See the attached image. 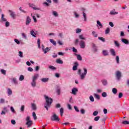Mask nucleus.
Returning <instances> with one entry per match:
<instances>
[{"label": "nucleus", "mask_w": 129, "mask_h": 129, "mask_svg": "<svg viewBox=\"0 0 129 129\" xmlns=\"http://www.w3.org/2000/svg\"><path fill=\"white\" fill-rule=\"evenodd\" d=\"M5 27H6L7 28H9V27H10V22L7 21H5Z\"/></svg>", "instance_id": "obj_47"}, {"label": "nucleus", "mask_w": 129, "mask_h": 129, "mask_svg": "<svg viewBox=\"0 0 129 129\" xmlns=\"http://www.w3.org/2000/svg\"><path fill=\"white\" fill-rule=\"evenodd\" d=\"M52 15L54 16L55 18H57L58 17L59 14H58V12H57L55 11H52Z\"/></svg>", "instance_id": "obj_23"}, {"label": "nucleus", "mask_w": 129, "mask_h": 129, "mask_svg": "<svg viewBox=\"0 0 129 129\" xmlns=\"http://www.w3.org/2000/svg\"><path fill=\"white\" fill-rule=\"evenodd\" d=\"M21 36H22L23 39H24L25 40H27V39L28 38L27 37V34H26L25 33H22L21 34Z\"/></svg>", "instance_id": "obj_28"}, {"label": "nucleus", "mask_w": 129, "mask_h": 129, "mask_svg": "<svg viewBox=\"0 0 129 129\" xmlns=\"http://www.w3.org/2000/svg\"><path fill=\"white\" fill-rule=\"evenodd\" d=\"M102 54L103 55V56H108L109 55L108 50H103L102 51Z\"/></svg>", "instance_id": "obj_22"}, {"label": "nucleus", "mask_w": 129, "mask_h": 129, "mask_svg": "<svg viewBox=\"0 0 129 129\" xmlns=\"http://www.w3.org/2000/svg\"><path fill=\"white\" fill-rule=\"evenodd\" d=\"M89 98L90 101H91L92 102H93L94 101V98L92 95L90 96Z\"/></svg>", "instance_id": "obj_50"}, {"label": "nucleus", "mask_w": 129, "mask_h": 129, "mask_svg": "<svg viewBox=\"0 0 129 129\" xmlns=\"http://www.w3.org/2000/svg\"><path fill=\"white\" fill-rule=\"evenodd\" d=\"M26 125H27V127H31V126L33 125V121H27Z\"/></svg>", "instance_id": "obj_21"}, {"label": "nucleus", "mask_w": 129, "mask_h": 129, "mask_svg": "<svg viewBox=\"0 0 129 129\" xmlns=\"http://www.w3.org/2000/svg\"><path fill=\"white\" fill-rule=\"evenodd\" d=\"M30 33L31 36H32L33 37H34V38H37V31H36V30L32 29L30 31Z\"/></svg>", "instance_id": "obj_8"}, {"label": "nucleus", "mask_w": 129, "mask_h": 129, "mask_svg": "<svg viewBox=\"0 0 129 129\" xmlns=\"http://www.w3.org/2000/svg\"><path fill=\"white\" fill-rule=\"evenodd\" d=\"M97 114H98V111H95L93 113V115H94V116H96V115H97Z\"/></svg>", "instance_id": "obj_59"}, {"label": "nucleus", "mask_w": 129, "mask_h": 129, "mask_svg": "<svg viewBox=\"0 0 129 129\" xmlns=\"http://www.w3.org/2000/svg\"><path fill=\"white\" fill-rule=\"evenodd\" d=\"M114 44L116 47H119V46H120L119 43L117 41H114Z\"/></svg>", "instance_id": "obj_56"}, {"label": "nucleus", "mask_w": 129, "mask_h": 129, "mask_svg": "<svg viewBox=\"0 0 129 129\" xmlns=\"http://www.w3.org/2000/svg\"><path fill=\"white\" fill-rule=\"evenodd\" d=\"M77 92H78V89H77V88H73L72 89V94H73V95H76Z\"/></svg>", "instance_id": "obj_12"}, {"label": "nucleus", "mask_w": 129, "mask_h": 129, "mask_svg": "<svg viewBox=\"0 0 129 129\" xmlns=\"http://www.w3.org/2000/svg\"><path fill=\"white\" fill-rule=\"evenodd\" d=\"M31 18H30V17L28 16L26 19V26H29L30 24L31 23Z\"/></svg>", "instance_id": "obj_18"}, {"label": "nucleus", "mask_w": 129, "mask_h": 129, "mask_svg": "<svg viewBox=\"0 0 129 129\" xmlns=\"http://www.w3.org/2000/svg\"><path fill=\"white\" fill-rule=\"evenodd\" d=\"M7 93L8 96H11V95H13V90L12 89L9 88L7 89Z\"/></svg>", "instance_id": "obj_13"}, {"label": "nucleus", "mask_w": 129, "mask_h": 129, "mask_svg": "<svg viewBox=\"0 0 129 129\" xmlns=\"http://www.w3.org/2000/svg\"><path fill=\"white\" fill-rule=\"evenodd\" d=\"M49 69H50L51 70H56L57 69L56 67L53 66H49Z\"/></svg>", "instance_id": "obj_45"}, {"label": "nucleus", "mask_w": 129, "mask_h": 129, "mask_svg": "<svg viewBox=\"0 0 129 129\" xmlns=\"http://www.w3.org/2000/svg\"><path fill=\"white\" fill-rule=\"evenodd\" d=\"M109 26H110V27H111L112 28H113V27H114V25L113 24V23H112V22H109Z\"/></svg>", "instance_id": "obj_60"}, {"label": "nucleus", "mask_w": 129, "mask_h": 129, "mask_svg": "<svg viewBox=\"0 0 129 129\" xmlns=\"http://www.w3.org/2000/svg\"><path fill=\"white\" fill-rule=\"evenodd\" d=\"M32 116L34 120H36V119H37V115H36V113H35V112H33Z\"/></svg>", "instance_id": "obj_44"}, {"label": "nucleus", "mask_w": 129, "mask_h": 129, "mask_svg": "<svg viewBox=\"0 0 129 129\" xmlns=\"http://www.w3.org/2000/svg\"><path fill=\"white\" fill-rule=\"evenodd\" d=\"M115 60L117 64H118L119 63V56H118V55H116L115 57Z\"/></svg>", "instance_id": "obj_43"}, {"label": "nucleus", "mask_w": 129, "mask_h": 129, "mask_svg": "<svg viewBox=\"0 0 129 129\" xmlns=\"http://www.w3.org/2000/svg\"><path fill=\"white\" fill-rule=\"evenodd\" d=\"M51 120L52 121H59L60 118H59V117L55 113H53V115L51 117Z\"/></svg>", "instance_id": "obj_6"}, {"label": "nucleus", "mask_w": 129, "mask_h": 129, "mask_svg": "<svg viewBox=\"0 0 129 129\" xmlns=\"http://www.w3.org/2000/svg\"><path fill=\"white\" fill-rule=\"evenodd\" d=\"M83 69L84 71L83 73H81V70L80 69H79L78 72V74L80 76V78L81 80H84V79H85V77L87 75V69L84 67Z\"/></svg>", "instance_id": "obj_2"}, {"label": "nucleus", "mask_w": 129, "mask_h": 129, "mask_svg": "<svg viewBox=\"0 0 129 129\" xmlns=\"http://www.w3.org/2000/svg\"><path fill=\"white\" fill-rule=\"evenodd\" d=\"M109 32H110V28L109 27L107 28V29L105 30V34L106 35H107V34L109 33Z\"/></svg>", "instance_id": "obj_36"}, {"label": "nucleus", "mask_w": 129, "mask_h": 129, "mask_svg": "<svg viewBox=\"0 0 129 129\" xmlns=\"http://www.w3.org/2000/svg\"><path fill=\"white\" fill-rule=\"evenodd\" d=\"M56 62L58 64H62L63 63V61L60 59H58L56 60Z\"/></svg>", "instance_id": "obj_51"}, {"label": "nucleus", "mask_w": 129, "mask_h": 129, "mask_svg": "<svg viewBox=\"0 0 129 129\" xmlns=\"http://www.w3.org/2000/svg\"><path fill=\"white\" fill-rule=\"evenodd\" d=\"M110 53L111 56H113V57H115V56H116V52H115V50L113 48H111L110 49Z\"/></svg>", "instance_id": "obj_10"}, {"label": "nucleus", "mask_w": 129, "mask_h": 129, "mask_svg": "<svg viewBox=\"0 0 129 129\" xmlns=\"http://www.w3.org/2000/svg\"><path fill=\"white\" fill-rule=\"evenodd\" d=\"M1 73L2 74H4V75H6V71L5 70H1Z\"/></svg>", "instance_id": "obj_64"}, {"label": "nucleus", "mask_w": 129, "mask_h": 129, "mask_svg": "<svg viewBox=\"0 0 129 129\" xmlns=\"http://www.w3.org/2000/svg\"><path fill=\"white\" fill-rule=\"evenodd\" d=\"M112 92H113V94H116L117 93V89L115 88H113L112 90Z\"/></svg>", "instance_id": "obj_39"}, {"label": "nucleus", "mask_w": 129, "mask_h": 129, "mask_svg": "<svg viewBox=\"0 0 129 129\" xmlns=\"http://www.w3.org/2000/svg\"><path fill=\"white\" fill-rule=\"evenodd\" d=\"M28 5L30 8H32V9H33L35 10H40V9L35 7H36V5H35V4H34L29 3Z\"/></svg>", "instance_id": "obj_19"}, {"label": "nucleus", "mask_w": 129, "mask_h": 129, "mask_svg": "<svg viewBox=\"0 0 129 129\" xmlns=\"http://www.w3.org/2000/svg\"><path fill=\"white\" fill-rule=\"evenodd\" d=\"M3 111H5V112H8V107H4L3 108Z\"/></svg>", "instance_id": "obj_61"}, {"label": "nucleus", "mask_w": 129, "mask_h": 129, "mask_svg": "<svg viewBox=\"0 0 129 129\" xmlns=\"http://www.w3.org/2000/svg\"><path fill=\"white\" fill-rule=\"evenodd\" d=\"M75 56H77V58L78 60L79 61H82V57H81V55L80 54H77L76 53H75Z\"/></svg>", "instance_id": "obj_24"}, {"label": "nucleus", "mask_w": 129, "mask_h": 129, "mask_svg": "<svg viewBox=\"0 0 129 129\" xmlns=\"http://www.w3.org/2000/svg\"><path fill=\"white\" fill-rule=\"evenodd\" d=\"M44 98L46 100V104H45L44 107L46 108V110H49L48 107L51 106V104L53 103V99L52 98L49 97L48 96L45 95Z\"/></svg>", "instance_id": "obj_1"}, {"label": "nucleus", "mask_w": 129, "mask_h": 129, "mask_svg": "<svg viewBox=\"0 0 129 129\" xmlns=\"http://www.w3.org/2000/svg\"><path fill=\"white\" fill-rule=\"evenodd\" d=\"M6 103V100L4 98H1L0 99V104H4V103Z\"/></svg>", "instance_id": "obj_40"}, {"label": "nucleus", "mask_w": 129, "mask_h": 129, "mask_svg": "<svg viewBox=\"0 0 129 129\" xmlns=\"http://www.w3.org/2000/svg\"><path fill=\"white\" fill-rule=\"evenodd\" d=\"M123 124H129V121L127 120H124L122 122Z\"/></svg>", "instance_id": "obj_55"}, {"label": "nucleus", "mask_w": 129, "mask_h": 129, "mask_svg": "<svg viewBox=\"0 0 129 129\" xmlns=\"http://www.w3.org/2000/svg\"><path fill=\"white\" fill-rule=\"evenodd\" d=\"M98 39L102 41V42H105V39H104V38L103 37H99Z\"/></svg>", "instance_id": "obj_58"}, {"label": "nucleus", "mask_w": 129, "mask_h": 129, "mask_svg": "<svg viewBox=\"0 0 129 129\" xmlns=\"http://www.w3.org/2000/svg\"><path fill=\"white\" fill-rule=\"evenodd\" d=\"M92 35L93 36V37H94V38H97L98 35L97 34V33H96V32L95 31H93L92 32Z\"/></svg>", "instance_id": "obj_34"}, {"label": "nucleus", "mask_w": 129, "mask_h": 129, "mask_svg": "<svg viewBox=\"0 0 129 129\" xmlns=\"http://www.w3.org/2000/svg\"><path fill=\"white\" fill-rule=\"evenodd\" d=\"M49 41L50 43H51V44H53L54 45V46H56V45H57V43H56V41H55L54 40L50 39Z\"/></svg>", "instance_id": "obj_37"}, {"label": "nucleus", "mask_w": 129, "mask_h": 129, "mask_svg": "<svg viewBox=\"0 0 129 129\" xmlns=\"http://www.w3.org/2000/svg\"><path fill=\"white\" fill-rule=\"evenodd\" d=\"M68 108L70 109V110H72V107H71V105H70V104H68Z\"/></svg>", "instance_id": "obj_63"}, {"label": "nucleus", "mask_w": 129, "mask_h": 129, "mask_svg": "<svg viewBox=\"0 0 129 129\" xmlns=\"http://www.w3.org/2000/svg\"><path fill=\"white\" fill-rule=\"evenodd\" d=\"M97 24L101 28H102L103 27V26H102V24H101V23H100V21H99V20L97 21Z\"/></svg>", "instance_id": "obj_31"}, {"label": "nucleus", "mask_w": 129, "mask_h": 129, "mask_svg": "<svg viewBox=\"0 0 129 129\" xmlns=\"http://www.w3.org/2000/svg\"><path fill=\"white\" fill-rule=\"evenodd\" d=\"M74 15L76 19H78V18H79V17H80V15L78 13H77V12H74Z\"/></svg>", "instance_id": "obj_29"}, {"label": "nucleus", "mask_w": 129, "mask_h": 129, "mask_svg": "<svg viewBox=\"0 0 129 129\" xmlns=\"http://www.w3.org/2000/svg\"><path fill=\"white\" fill-rule=\"evenodd\" d=\"M7 18H6V17H5V15L2 14L1 22L2 23H5V22H7Z\"/></svg>", "instance_id": "obj_16"}, {"label": "nucleus", "mask_w": 129, "mask_h": 129, "mask_svg": "<svg viewBox=\"0 0 129 129\" xmlns=\"http://www.w3.org/2000/svg\"><path fill=\"white\" fill-rule=\"evenodd\" d=\"M31 107L33 110H36V109H37V105H36L35 103L31 104Z\"/></svg>", "instance_id": "obj_25"}, {"label": "nucleus", "mask_w": 129, "mask_h": 129, "mask_svg": "<svg viewBox=\"0 0 129 129\" xmlns=\"http://www.w3.org/2000/svg\"><path fill=\"white\" fill-rule=\"evenodd\" d=\"M94 96L95 98H96V99H98V100H99L100 99V96H99V95L95 93L94 94Z\"/></svg>", "instance_id": "obj_32"}, {"label": "nucleus", "mask_w": 129, "mask_h": 129, "mask_svg": "<svg viewBox=\"0 0 129 129\" xmlns=\"http://www.w3.org/2000/svg\"><path fill=\"white\" fill-rule=\"evenodd\" d=\"M12 83H13L15 85H18V80H17V78H13L11 79Z\"/></svg>", "instance_id": "obj_9"}, {"label": "nucleus", "mask_w": 129, "mask_h": 129, "mask_svg": "<svg viewBox=\"0 0 129 129\" xmlns=\"http://www.w3.org/2000/svg\"><path fill=\"white\" fill-rule=\"evenodd\" d=\"M118 12H115V9L111 10V11H110V13H109V15H110L111 16H113L114 15H118Z\"/></svg>", "instance_id": "obj_17"}, {"label": "nucleus", "mask_w": 129, "mask_h": 129, "mask_svg": "<svg viewBox=\"0 0 129 129\" xmlns=\"http://www.w3.org/2000/svg\"><path fill=\"white\" fill-rule=\"evenodd\" d=\"M91 47L92 51L93 52V53H97V52H98V48L96 44H94V43H92Z\"/></svg>", "instance_id": "obj_5"}, {"label": "nucleus", "mask_w": 129, "mask_h": 129, "mask_svg": "<svg viewBox=\"0 0 129 129\" xmlns=\"http://www.w3.org/2000/svg\"><path fill=\"white\" fill-rule=\"evenodd\" d=\"M100 118V117L99 116H96L94 118L95 121H98L99 120V119Z\"/></svg>", "instance_id": "obj_54"}, {"label": "nucleus", "mask_w": 129, "mask_h": 129, "mask_svg": "<svg viewBox=\"0 0 129 129\" xmlns=\"http://www.w3.org/2000/svg\"><path fill=\"white\" fill-rule=\"evenodd\" d=\"M39 78V74H35L34 76H32V81L31 82L32 87H35L37 86V80Z\"/></svg>", "instance_id": "obj_3"}, {"label": "nucleus", "mask_w": 129, "mask_h": 129, "mask_svg": "<svg viewBox=\"0 0 129 129\" xmlns=\"http://www.w3.org/2000/svg\"><path fill=\"white\" fill-rule=\"evenodd\" d=\"M75 65L73 67V71H76L77 70V67H78V62H75Z\"/></svg>", "instance_id": "obj_20"}, {"label": "nucleus", "mask_w": 129, "mask_h": 129, "mask_svg": "<svg viewBox=\"0 0 129 129\" xmlns=\"http://www.w3.org/2000/svg\"><path fill=\"white\" fill-rule=\"evenodd\" d=\"M115 76L116 80L119 81V80H120V79L121 78V72L119 71L115 72Z\"/></svg>", "instance_id": "obj_4"}, {"label": "nucleus", "mask_w": 129, "mask_h": 129, "mask_svg": "<svg viewBox=\"0 0 129 129\" xmlns=\"http://www.w3.org/2000/svg\"><path fill=\"white\" fill-rule=\"evenodd\" d=\"M14 42H15L17 45H20V44H21V41L19 40V39L17 38L14 39Z\"/></svg>", "instance_id": "obj_41"}, {"label": "nucleus", "mask_w": 129, "mask_h": 129, "mask_svg": "<svg viewBox=\"0 0 129 129\" xmlns=\"http://www.w3.org/2000/svg\"><path fill=\"white\" fill-rule=\"evenodd\" d=\"M25 79V77L24 75H22L19 77V81H23Z\"/></svg>", "instance_id": "obj_42"}, {"label": "nucleus", "mask_w": 129, "mask_h": 129, "mask_svg": "<svg viewBox=\"0 0 129 129\" xmlns=\"http://www.w3.org/2000/svg\"><path fill=\"white\" fill-rule=\"evenodd\" d=\"M19 56L20 57V58H23L24 57V55H23V52L20 51H19Z\"/></svg>", "instance_id": "obj_48"}, {"label": "nucleus", "mask_w": 129, "mask_h": 129, "mask_svg": "<svg viewBox=\"0 0 129 129\" xmlns=\"http://www.w3.org/2000/svg\"><path fill=\"white\" fill-rule=\"evenodd\" d=\"M41 81H42V82H44V83H46V82H48V81H49V78H42L41 79Z\"/></svg>", "instance_id": "obj_27"}, {"label": "nucleus", "mask_w": 129, "mask_h": 129, "mask_svg": "<svg viewBox=\"0 0 129 129\" xmlns=\"http://www.w3.org/2000/svg\"><path fill=\"white\" fill-rule=\"evenodd\" d=\"M81 31H82L81 29H80L79 28H77L76 30V34H79V33H81Z\"/></svg>", "instance_id": "obj_52"}, {"label": "nucleus", "mask_w": 129, "mask_h": 129, "mask_svg": "<svg viewBox=\"0 0 129 129\" xmlns=\"http://www.w3.org/2000/svg\"><path fill=\"white\" fill-rule=\"evenodd\" d=\"M79 39H80L81 40H86V38H85V37H84V36H83V34L80 35L79 36Z\"/></svg>", "instance_id": "obj_38"}, {"label": "nucleus", "mask_w": 129, "mask_h": 129, "mask_svg": "<svg viewBox=\"0 0 129 129\" xmlns=\"http://www.w3.org/2000/svg\"><path fill=\"white\" fill-rule=\"evenodd\" d=\"M27 70L29 71V72H33V71H34V69L31 67L28 68Z\"/></svg>", "instance_id": "obj_57"}, {"label": "nucleus", "mask_w": 129, "mask_h": 129, "mask_svg": "<svg viewBox=\"0 0 129 129\" xmlns=\"http://www.w3.org/2000/svg\"><path fill=\"white\" fill-rule=\"evenodd\" d=\"M102 97H106L107 96V93L105 92H103L102 93Z\"/></svg>", "instance_id": "obj_49"}, {"label": "nucleus", "mask_w": 129, "mask_h": 129, "mask_svg": "<svg viewBox=\"0 0 129 129\" xmlns=\"http://www.w3.org/2000/svg\"><path fill=\"white\" fill-rule=\"evenodd\" d=\"M20 110H21V111L23 112V111L25 110V105H23L21 106Z\"/></svg>", "instance_id": "obj_53"}, {"label": "nucleus", "mask_w": 129, "mask_h": 129, "mask_svg": "<svg viewBox=\"0 0 129 129\" xmlns=\"http://www.w3.org/2000/svg\"><path fill=\"white\" fill-rule=\"evenodd\" d=\"M49 51H50V47H46L45 49H43L44 54H47V52H49Z\"/></svg>", "instance_id": "obj_35"}, {"label": "nucleus", "mask_w": 129, "mask_h": 129, "mask_svg": "<svg viewBox=\"0 0 129 129\" xmlns=\"http://www.w3.org/2000/svg\"><path fill=\"white\" fill-rule=\"evenodd\" d=\"M9 13L10 14V16L13 18V19H16V13L15 12L12 10H9Z\"/></svg>", "instance_id": "obj_15"}, {"label": "nucleus", "mask_w": 129, "mask_h": 129, "mask_svg": "<svg viewBox=\"0 0 129 129\" xmlns=\"http://www.w3.org/2000/svg\"><path fill=\"white\" fill-rule=\"evenodd\" d=\"M56 92L57 95H60V94H61V88H60V86H56Z\"/></svg>", "instance_id": "obj_11"}, {"label": "nucleus", "mask_w": 129, "mask_h": 129, "mask_svg": "<svg viewBox=\"0 0 129 129\" xmlns=\"http://www.w3.org/2000/svg\"><path fill=\"white\" fill-rule=\"evenodd\" d=\"M83 16L84 18V22H87V15L85 13H83Z\"/></svg>", "instance_id": "obj_26"}, {"label": "nucleus", "mask_w": 129, "mask_h": 129, "mask_svg": "<svg viewBox=\"0 0 129 129\" xmlns=\"http://www.w3.org/2000/svg\"><path fill=\"white\" fill-rule=\"evenodd\" d=\"M121 41L122 43H123V44H125V45H129L128 40L125 38H122L121 39Z\"/></svg>", "instance_id": "obj_14"}, {"label": "nucleus", "mask_w": 129, "mask_h": 129, "mask_svg": "<svg viewBox=\"0 0 129 129\" xmlns=\"http://www.w3.org/2000/svg\"><path fill=\"white\" fill-rule=\"evenodd\" d=\"M102 84L104 86H106L107 85V80H102Z\"/></svg>", "instance_id": "obj_30"}, {"label": "nucleus", "mask_w": 129, "mask_h": 129, "mask_svg": "<svg viewBox=\"0 0 129 129\" xmlns=\"http://www.w3.org/2000/svg\"><path fill=\"white\" fill-rule=\"evenodd\" d=\"M80 47L81 49H84L86 46L85 44V41L81 40L79 43Z\"/></svg>", "instance_id": "obj_7"}, {"label": "nucleus", "mask_w": 129, "mask_h": 129, "mask_svg": "<svg viewBox=\"0 0 129 129\" xmlns=\"http://www.w3.org/2000/svg\"><path fill=\"white\" fill-rule=\"evenodd\" d=\"M120 36V37H124V32L123 31H121Z\"/></svg>", "instance_id": "obj_62"}, {"label": "nucleus", "mask_w": 129, "mask_h": 129, "mask_svg": "<svg viewBox=\"0 0 129 129\" xmlns=\"http://www.w3.org/2000/svg\"><path fill=\"white\" fill-rule=\"evenodd\" d=\"M59 112L60 113V116H63V114L64 113V109L61 108L59 110Z\"/></svg>", "instance_id": "obj_33"}, {"label": "nucleus", "mask_w": 129, "mask_h": 129, "mask_svg": "<svg viewBox=\"0 0 129 129\" xmlns=\"http://www.w3.org/2000/svg\"><path fill=\"white\" fill-rule=\"evenodd\" d=\"M10 110L13 113H16V110H15V108H14V107L11 106L10 107Z\"/></svg>", "instance_id": "obj_46"}]
</instances>
